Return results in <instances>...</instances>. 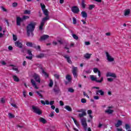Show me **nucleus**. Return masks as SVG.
<instances>
[{"instance_id": "2", "label": "nucleus", "mask_w": 131, "mask_h": 131, "mask_svg": "<svg viewBox=\"0 0 131 131\" xmlns=\"http://www.w3.org/2000/svg\"><path fill=\"white\" fill-rule=\"evenodd\" d=\"M29 16L24 15L22 18L18 16L16 17V25L17 26H21V23L23 22V21H25V20H27V19H29Z\"/></svg>"}, {"instance_id": "20", "label": "nucleus", "mask_w": 131, "mask_h": 131, "mask_svg": "<svg viewBox=\"0 0 131 131\" xmlns=\"http://www.w3.org/2000/svg\"><path fill=\"white\" fill-rule=\"evenodd\" d=\"M66 79L68 80V82H71V81H72V78L71 77V75L69 74L66 75Z\"/></svg>"}, {"instance_id": "54", "label": "nucleus", "mask_w": 131, "mask_h": 131, "mask_svg": "<svg viewBox=\"0 0 131 131\" xmlns=\"http://www.w3.org/2000/svg\"><path fill=\"white\" fill-rule=\"evenodd\" d=\"M76 22H77V20H76V18L73 17V24L74 25L76 24Z\"/></svg>"}, {"instance_id": "48", "label": "nucleus", "mask_w": 131, "mask_h": 131, "mask_svg": "<svg viewBox=\"0 0 131 131\" xmlns=\"http://www.w3.org/2000/svg\"><path fill=\"white\" fill-rule=\"evenodd\" d=\"M94 8H95L94 5H89V10H90V11H92V10H93V9H94Z\"/></svg>"}, {"instance_id": "39", "label": "nucleus", "mask_w": 131, "mask_h": 131, "mask_svg": "<svg viewBox=\"0 0 131 131\" xmlns=\"http://www.w3.org/2000/svg\"><path fill=\"white\" fill-rule=\"evenodd\" d=\"M98 92L99 93L100 96H104V95L105 94V92H104V91L102 90H98Z\"/></svg>"}, {"instance_id": "40", "label": "nucleus", "mask_w": 131, "mask_h": 131, "mask_svg": "<svg viewBox=\"0 0 131 131\" xmlns=\"http://www.w3.org/2000/svg\"><path fill=\"white\" fill-rule=\"evenodd\" d=\"M8 116L9 118L12 119V118H15V115H14L13 114L11 113H8Z\"/></svg>"}, {"instance_id": "59", "label": "nucleus", "mask_w": 131, "mask_h": 131, "mask_svg": "<svg viewBox=\"0 0 131 131\" xmlns=\"http://www.w3.org/2000/svg\"><path fill=\"white\" fill-rule=\"evenodd\" d=\"M1 9H2V11H3V12H8V10H7V9H6V8L4 7V6H1Z\"/></svg>"}, {"instance_id": "24", "label": "nucleus", "mask_w": 131, "mask_h": 131, "mask_svg": "<svg viewBox=\"0 0 131 131\" xmlns=\"http://www.w3.org/2000/svg\"><path fill=\"white\" fill-rule=\"evenodd\" d=\"M12 77L13 78V80L15 81V82H19V81H20V79L18 78V76L13 75Z\"/></svg>"}, {"instance_id": "3", "label": "nucleus", "mask_w": 131, "mask_h": 131, "mask_svg": "<svg viewBox=\"0 0 131 131\" xmlns=\"http://www.w3.org/2000/svg\"><path fill=\"white\" fill-rule=\"evenodd\" d=\"M48 20H50V16H46L42 19L40 25L39 26V30H43V26H45L46 21H48Z\"/></svg>"}, {"instance_id": "50", "label": "nucleus", "mask_w": 131, "mask_h": 131, "mask_svg": "<svg viewBox=\"0 0 131 131\" xmlns=\"http://www.w3.org/2000/svg\"><path fill=\"white\" fill-rule=\"evenodd\" d=\"M81 103H82V104H85V103H86V99H85V98H82L81 99Z\"/></svg>"}, {"instance_id": "1", "label": "nucleus", "mask_w": 131, "mask_h": 131, "mask_svg": "<svg viewBox=\"0 0 131 131\" xmlns=\"http://www.w3.org/2000/svg\"><path fill=\"white\" fill-rule=\"evenodd\" d=\"M37 23L31 21L28 24L27 26L26 29L27 31H31L32 30H34L35 29V26H36Z\"/></svg>"}, {"instance_id": "53", "label": "nucleus", "mask_w": 131, "mask_h": 131, "mask_svg": "<svg viewBox=\"0 0 131 131\" xmlns=\"http://www.w3.org/2000/svg\"><path fill=\"white\" fill-rule=\"evenodd\" d=\"M36 93H37V95L39 96V97H40V98H43V96L40 94L39 91H36Z\"/></svg>"}, {"instance_id": "45", "label": "nucleus", "mask_w": 131, "mask_h": 131, "mask_svg": "<svg viewBox=\"0 0 131 131\" xmlns=\"http://www.w3.org/2000/svg\"><path fill=\"white\" fill-rule=\"evenodd\" d=\"M40 7H41L42 11L46 10V5H45V4L42 5V3H40Z\"/></svg>"}, {"instance_id": "21", "label": "nucleus", "mask_w": 131, "mask_h": 131, "mask_svg": "<svg viewBox=\"0 0 131 131\" xmlns=\"http://www.w3.org/2000/svg\"><path fill=\"white\" fill-rule=\"evenodd\" d=\"M120 125H122V121L121 120H118L117 122V123L115 124L116 127H119Z\"/></svg>"}, {"instance_id": "51", "label": "nucleus", "mask_w": 131, "mask_h": 131, "mask_svg": "<svg viewBox=\"0 0 131 131\" xmlns=\"http://www.w3.org/2000/svg\"><path fill=\"white\" fill-rule=\"evenodd\" d=\"M54 113H55V112L54 111L51 112V114H49V116L50 117H54V116H55V114H54Z\"/></svg>"}, {"instance_id": "64", "label": "nucleus", "mask_w": 131, "mask_h": 131, "mask_svg": "<svg viewBox=\"0 0 131 131\" xmlns=\"http://www.w3.org/2000/svg\"><path fill=\"white\" fill-rule=\"evenodd\" d=\"M54 103H55V101H54V100L51 101L50 102H49V105L52 106V105H54Z\"/></svg>"}, {"instance_id": "31", "label": "nucleus", "mask_w": 131, "mask_h": 131, "mask_svg": "<svg viewBox=\"0 0 131 131\" xmlns=\"http://www.w3.org/2000/svg\"><path fill=\"white\" fill-rule=\"evenodd\" d=\"M57 41L60 45H64V43L65 42V41L63 40V39H62V38H60V39H57Z\"/></svg>"}, {"instance_id": "60", "label": "nucleus", "mask_w": 131, "mask_h": 131, "mask_svg": "<svg viewBox=\"0 0 131 131\" xmlns=\"http://www.w3.org/2000/svg\"><path fill=\"white\" fill-rule=\"evenodd\" d=\"M54 77H55V78H56L57 79H59V78H60V75H58L57 74H54Z\"/></svg>"}, {"instance_id": "14", "label": "nucleus", "mask_w": 131, "mask_h": 131, "mask_svg": "<svg viewBox=\"0 0 131 131\" xmlns=\"http://www.w3.org/2000/svg\"><path fill=\"white\" fill-rule=\"evenodd\" d=\"M14 45L15 47L19 48V49H22V48H23V44H22L19 40L15 41Z\"/></svg>"}, {"instance_id": "23", "label": "nucleus", "mask_w": 131, "mask_h": 131, "mask_svg": "<svg viewBox=\"0 0 131 131\" xmlns=\"http://www.w3.org/2000/svg\"><path fill=\"white\" fill-rule=\"evenodd\" d=\"M34 31V30L27 31V36L28 37H29V36H30V33H31L32 36H33V35H34V34L33 33Z\"/></svg>"}, {"instance_id": "49", "label": "nucleus", "mask_w": 131, "mask_h": 131, "mask_svg": "<svg viewBox=\"0 0 131 131\" xmlns=\"http://www.w3.org/2000/svg\"><path fill=\"white\" fill-rule=\"evenodd\" d=\"M68 92L69 93H74V89H73L72 88H70L68 89Z\"/></svg>"}, {"instance_id": "25", "label": "nucleus", "mask_w": 131, "mask_h": 131, "mask_svg": "<svg viewBox=\"0 0 131 131\" xmlns=\"http://www.w3.org/2000/svg\"><path fill=\"white\" fill-rule=\"evenodd\" d=\"M43 14L46 16V17H50L49 16V10L48 9H45L42 11Z\"/></svg>"}, {"instance_id": "4", "label": "nucleus", "mask_w": 131, "mask_h": 131, "mask_svg": "<svg viewBox=\"0 0 131 131\" xmlns=\"http://www.w3.org/2000/svg\"><path fill=\"white\" fill-rule=\"evenodd\" d=\"M90 79L92 81H96L98 83H101L103 82V80H104V77H102L100 80H98V78L96 77H95L94 75H91Z\"/></svg>"}, {"instance_id": "32", "label": "nucleus", "mask_w": 131, "mask_h": 131, "mask_svg": "<svg viewBox=\"0 0 131 131\" xmlns=\"http://www.w3.org/2000/svg\"><path fill=\"white\" fill-rule=\"evenodd\" d=\"M43 57H45V53H40L39 55L36 56V58H38L39 59H42Z\"/></svg>"}, {"instance_id": "19", "label": "nucleus", "mask_w": 131, "mask_h": 131, "mask_svg": "<svg viewBox=\"0 0 131 131\" xmlns=\"http://www.w3.org/2000/svg\"><path fill=\"white\" fill-rule=\"evenodd\" d=\"M81 15L82 18H84V19H86V18H88V13L84 11H82L81 12Z\"/></svg>"}, {"instance_id": "34", "label": "nucleus", "mask_w": 131, "mask_h": 131, "mask_svg": "<svg viewBox=\"0 0 131 131\" xmlns=\"http://www.w3.org/2000/svg\"><path fill=\"white\" fill-rule=\"evenodd\" d=\"M31 13V10H26L24 12V14H25V15H30Z\"/></svg>"}, {"instance_id": "56", "label": "nucleus", "mask_w": 131, "mask_h": 131, "mask_svg": "<svg viewBox=\"0 0 131 131\" xmlns=\"http://www.w3.org/2000/svg\"><path fill=\"white\" fill-rule=\"evenodd\" d=\"M18 6V3L17 2H14L12 4V7H13V8H16V7H17Z\"/></svg>"}, {"instance_id": "10", "label": "nucleus", "mask_w": 131, "mask_h": 131, "mask_svg": "<svg viewBox=\"0 0 131 131\" xmlns=\"http://www.w3.org/2000/svg\"><path fill=\"white\" fill-rule=\"evenodd\" d=\"M33 78H34L35 81L36 82H38V83H40V78H39V76L37 75L36 73H34L33 75Z\"/></svg>"}, {"instance_id": "38", "label": "nucleus", "mask_w": 131, "mask_h": 131, "mask_svg": "<svg viewBox=\"0 0 131 131\" xmlns=\"http://www.w3.org/2000/svg\"><path fill=\"white\" fill-rule=\"evenodd\" d=\"M33 48H34V49H36V50H38L39 52L41 51L40 46H36V45H33Z\"/></svg>"}, {"instance_id": "41", "label": "nucleus", "mask_w": 131, "mask_h": 131, "mask_svg": "<svg viewBox=\"0 0 131 131\" xmlns=\"http://www.w3.org/2000/svg\"><path fill=\"white\" fill-rule=\"evenodd\" d=\"M93 72H94V73H98V72H100V71L99 70V69L95 68L93 69Z\"/></svg>"}, {"instance_id": "58", "label": "nucleus", "mask_w": 131, "mask_h": 131, "mask_svg": "<svg viewBox=\"0 0 131 131\" xmlns=\"http://www.w3.org/2000/svg\"><path fill=\"white\" fill-rule=\"evenodd\" d=\"M107 81H108V82H112V81H113V80H114V79L112 78H108L107 79Z\"/></svg>"}, {"instance_id": "47", "label": "nucleus", "mask_w": 131, "mask_h": 131, "mask_svg": "<svg viewBox=\"0 0 131 131\" xmlns=\"http://www.w3.org/2000/svg\"><path fill=\"white\" fill-rule=\"evenodd\" d=\"M84 72H85V73H86V74H90V73H92V69H89L87 71H84Z\"/></svg>"}, {"instance_id": "7", "label": "nucleus", "mask_w": 131, "mask_h": 131, "mask_svg": "<svg viewBox=\"0 0 131 131\" xmlns=\"http://www.w3.org/2000/svg\"><path fill=\"white\" fill-rule=\"evenodd\" d=\"M71 10L74 14H78L79 13V8L78 6H73L71 7Z\"/></svg>"}, {"instance_id": "61", "label": "nucleus", "mask_w": 131, "mask_h": 131, "mask_svg": "<svg viewBox=\"0 0 131 131\" xmlns=\"http://www.w3.org/2000/svg\"><path fill=\"white\" fill-rule=\"evenodd\" d=\"M1 102V103H2V104H5V103H6V100H5V99L4 98H2Z\"/></svg>"}, {"instance_id": "55", "label": "nucleus", "mask_w": 131, "mask_h": 131, "mask_svg": "<svg viewBox=\"0 0 131 131\" xmlns=\"http://www.w3.org/2000/svg\"><path fill=\"white\" fill-rule=\"evenodd\" d=\"M0 63L2 64V65H3V66L7 65V62H6L5 60L1 61Z\"/></svg>"}, {"instance_id": "18", "label": "nucleus", "mask_w": 131, "mask_h": 131, "mask_svg": "<svg viewBox=\"0 0 131 131\" xmlns=\"http://www.w3.org/2000/svg\"><path fill=\"white\" fill-rule=\"evenodd\" d=\"M64 58L66 59L68 63L69 64H72V61H71V59H70V57L68 56V55H64Z\"/></svg>"}, {"instance_id": "46", "label": "nucleus", "mask_w": 131, "mask_h": 131, "mask_svg": "<svg viewBox=\"0 0 131 131\" xmlns=\"http://www.w3.org/2000/svg\"><path fill=\"white\" fill-rule=\"evenodd\" d=\"M48 130H50V131L55 130V126H50L49 128H48Z\"/></svg>"}, {"instance_id": "35", "label": "nucleus", "mask_w": 131, "mask_h": 131, "mask_svg": "<svg viewBox=\"0 0 131 131\" xmlns=\"http://www.w3.org/2000/svg\"><path fill=\"white\" fill-rule=\"evenodd\" d=\"M54 85V82L52 79L50 80V82L48 84L49 88H53V85Z\"/></svg>"}, {"instance_id": "16", "label": "nucleus", "mask_w": 131, "mask_h": 131, "mask_svg": "<svg viewBox=\"0 0 131 131\" xmlns=\"http://www.w3.org/2000/svg\"><path fill=\"white\" fill-rule=\"evenodd\" d=\"M49 37H50V36H49V35H43L42 36L40 37L39 40L40 41H42V40H46L48 39Z\"/></svg>"}, {"instance_id": "52", "label": "nucleus", "mask_w": 131, "mask_h": 131, "mask_svg": "<svg viewBox=\"0 0 131 131\" xmlns=\"http://www.w3.org/2000/svg\"><path fill=\"white\" fill-rule=\"evenodd\" d=\"M12 70H14V71H16V73H19L20 71H19V70L17 68H12Z\"/></svg>"}, {"instance_id": "27", "label": "nucleus", "mask_w": 131, "mask_h": 131, "mask_svg": "<svg viewBox=\"0 0 131 131\" xmlns=\"http://www.w3.org/2000/svg\"><path fill=\"white\" fill-rule=\"evenodd\" d=\"M105 113H107V114H112L114 111L111 109H107L105 111Z\"/></svg>"}, {"instance_id": "28", "label": "nucleus", "mask_w": 131, "mask_h": 131, "mask_svg": "<svg viewBox=\"0 0 131 131\" xmlns=\"http://www.w3.org/2000/svg\"><path fill=\"white\" fill-rule=\"evenodd\" d=\"M71 118H72V119H73L75 124L76 125V126H77V127L78 128H79V124L77 123V121H76V120H75V119L73 117H71Z\"/></svg>"}, {"instance_id": "37", "label": "nucleus", "mask_w": 131, "mask_h": 131, "mask_svg": "<svg viewBox=\"0 0 131 131\" xmlns=\"http://www.w3.org/2000/svg\"><path fill=\"white\" fill-rule=\"evenodd\" d=\"M26 46H27V47H29L30 48H33V44L31 42H27Z\"/></svg>"}, {"instance_id": "33", "label": "nucleus", "mask_w": 131, "mask_h": 131, "mask_svg": "<svg viewBox=\"0 0 131 131\" xmlns=\"http://www.w3.org/2000/svg\"><path fill=\"white\" fill-rule=\"evenodd\" d=\"M64 108L69 112H71V111H72V108L69 105H66Z\"/></svg>"}, {"instance_id": "22", "label": "nucleus", "mask_w": 131, "mask_h": 131, "mask_svg": "<svg viewBox=\"0 0 131 131\" xmlns=\"http://www.w3.org/2000/svg\"><path fill=\"white\" fill-rule=\"evenodd\" d=\"M130 14V9H125L124 11V16H128Z\"/></svg>"}, {"instance_id": "13", "label": "nucleus", "mask_w": 131, "mask_h": 131, "mask_svg": "<svg viewBox=\"0 0 131 131\" xmlns=\"http://www.w3.org/2000/svg\"><path fill=\"white\" fill-rule=\"evenodd\" d=\"M106 77H113L114 78H116L117 77V76H116V74L114 73L111 72H107L106 75Z\"/></svg>"}, {"instance_id": "26", "label": "nucleus", "mask_w": 131, "mask_h": 131, "mask_svg": "<svg viewBox=\"0 0 131 131\" xmlns=\"http://www.w3.org/2000/svg\"><path fill=\"white\" fill-rule=\"evenodd\" d=\"M40 122H42V123H43L44 124L47 123V120H46L45 118L42 117H40L39 119Z\"/></svg>"}, {"instance_id": "44", "label": "nucleus", "mask_w": 131, "mask_h": 131, "mask_svg": "<svg viewBox=\"0 0 131 131\" xmlns=\"http://www.w3.org/2000/svg\"><path fill=\"white\" fill-rule=\"evenodd\" d=\"M81 7L83 9H85V4H84V0H82Z\"/></svg>"}, {"instance_id": "5", "label": "nucleus", "mask_w": 131, "mask_h": 131, "mask_svg": "<svg viewBox=\"0 0 131 131\" xmlns=\"http://www.w3.org/2000/svg\"><path fill=\"white\" fill-rule=\"evenodd\" d=\"M32 109L34 113H36V114H38V115H41L42 114V112L37 106L35 105H32Z\"/></svg>"}, {"instance_id": "9", "label": "nucleus", "mask_w": 131, "mask_h": 131, "mask_svg": "<svg viewBox=\"0 0 131 131\" xmlns=\"http://www.w3.org/2000/svg\"><path fill=\"white\" fill-rule=\"evenodd\" d=\"M105 55L106 56V59L108 62H113V61H114V58L112 57L111 55H110V54H109V52H106Z\"/></svg>"}, {"instance_id": "8", "label": "nucleus", "mask_w": 131, "mask_h": 131, "mask_svg": "<svg viewBox=\"0 0 131 131\" xmlns=\"http://www.w3.org/2000/svg\"><path fill=\"white\" fill-rule=\"evenodd\" d=\"M81 122L85 130H86V129H88V124L86 123V119L85 118L81 119Z\"/></svg>"}, {"instance_id": "36", "label": "nucleus", "mask_w": 131, "mask_h": 131, "mask_svg": "<svg viewBox=\"0 0 131 131\" xmlns=\"http://www.w3.org/2000/svg\"><path fill=\"white\" fill-rule=\"evenodd\" d=\"M125 128L126 130H128V129H130V125H129V124L126 123L125 124Z\"/></svg>"}, {"instance_id": "57", "label": "nucleus", "mask_w": 131, "mask_h": 131, "mask_svg": "<svg viewBox=\"0 0 131 131\" xmlns=\"http://www.w3.org/2000/svg\"><path fill=\"white\" fill-rule=\"evenodd\" d=\"M10 105H11L12 107H13L14 108H15L16 109H18V106H17V105L13 103H10Z\"/></svg>"}, {"instance_id": "6", "label": "nucleus", "mask_w": 131, "mask_h": 131, "mask_svg": "<svg viewBox=\"0 0 131 131\" xmlns=\"http://www.w3.org/2000/svg\"><path fill=\"white\" fill-rule=\"evenodd\" d=\"M85 111H86L85 109H80L77 111V112L79 113L82 112L81 114H78V116L80 117V118H82L83 116H86V112H85Z\"/></svg>"}, {"instance_id": "17", "label": "nucleus", "mask_w": 131, "mask_h": 131, "mask_svg": "<svg viewBox=\"0 0 131 131\" xmlns=\"http://www.w3.org/2000/svg\"><path fill=\"white\" fill-rule=\"evenodd\" d=\"M53 91L55 95H58L61 93V90H60V88H53Z\"/></svg>"}, {"instance_id": "12", "label": "nucleus", "mask_w": 131, "mask_h": 131, "mask_svg": "<svg viewBox=\"0 0 131 131\" xmlns=\"http://www.w3.org/2000/svg\"><path fill=\"white\" fill-rule=\"evenodd\" d=\"M77 70V67H73L72 73L75 78H77V72H76Z\"/></svg>"}, {"instance_id": "15", "label": "nucleus", "mask_w": 131, "mask_h": 131, "mask_svg": "<svg viewBox=\"0 0 131 131\" xmlns=\"http://www.w3.org/2000/svg\"><path fill=\"white\" fill-rule=\"evenodd\" d=\"M31 83H32V85H33L36 90H38V87L37 86V85H36V82H35V81H34L33 79H31Z\"/></svg>"}, {"instance_id": "62", "label": "nucleus", "mask_w": 131, "mask_h": 131, "mask_svg": "<svg viewBox=\"0 0 131 131\" xmlns=\"http://www.w3.org/2000/svg\"><path fill=\"white\" fill-rule=\"evenodd\" d=\"M87 113L89 115H92V113H93V111H92V110H89L87 111Z\"/></svg>"}, {"instance_id": "11", "label": "nucleus", "mask_w": 131, "mask_h": 131, "mask_svg": "<svg viewBox=\"0 0 131 131\" xmlns=\"http://www.w3.org/2000/svg\"><path fill=\"white\" fill-rule=\"evenodd\" d=\"M27 54H28L29 56H26V59H28V60H32V57H33V54H32V51L30 50H28Z\"/></svg>"}, {"instance_id": "63", "label": "nucleus", "mask_w": 131, "mask_h": 131, "mask_svg": "<svg viewBox=\"0 0 131 131\" xmlns=\"http://www.w3.org/2000/svg\"><path fill=\"white\" fill-rule=\"evenodd\" d=\"M94 100H99L100 97L98 96H94Z\"/></svg>"}, {"instance_id": "29", "label": "nucleus", "mask_w": 131, "mask_h": 131, "mask_svg": "<svg viewBox=\"0 0 131 131\" xmlns=\"http://www.w3.org/2000/svg\"><path fill=\"white\" fill-rule=\"evenodd\" d=\"M40 69L42 71V73H43L44 74V75L46 76V77H49V75L48 74V73L46 72V71H45V70H43V68H42V67L40 68Z\"/></svg>"}, {"instance_id": "30", "label": "nucleus", "mask_w": 131, "mask_h": 131, "mask_svg": "<svg viewBox=\"0 0 131 131\" xmlns=\"http://www.w3.org/2000/svg\"><path fill=\"white\" fill-rule=\"evenodd\" d=\"M92 56V54L90 53H86L84 55V57H85V59H91V56Z\"/></svg>"}, {"instance_id": "42", "label": "nucleus", "mask_w": 131, "mask_h": 131, "mask_svg": "<svg viewBox=\"0 0 131 131\" xmlns=\"http://www.w3.org/2000/svg\"><path fill=\"white\" fill-rule=\"evenodd\" d=\"M72 35L73 38H74V39H76V40H77V39H78V36L76 35V34L72 33Z\"/></svg>"}, {"instance_id": "43", "label": "nucleus", "mask_w": 131, "mask_h": 131, "mask_svg": "<svg viewBox=\"0 0 131 131\" xmlns=\"http://www.w3.org/2000/svg\"><path fill=\"white\" fill-rule=\"evenodd\" d=\"M12 36H13V39L14 41H17V40L18 39V38H17V35L13 34Z\"/></svg>"}]
</instances>
